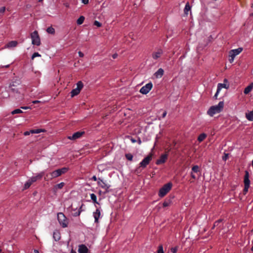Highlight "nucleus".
Masks as SVG:
<instances>
[{
  "label": "nucleus",
  "mask_w": 253,
  "mask_h": 253,
  "mask_svg": "<svg viewBox=\"0 0 253 253\" xmlns=\"http://www.w3.org/2000/svg\"><path fill=\"white\" fill-rule=\"evenodd\" d=\"M224 102L220 101L217 105L211 106L207 111V114L211 117L215 114L220 113L223 109Z\"/></svg>",
  "instance_id": "f257e3e1"
},
{
  "label": "nucleus",
  "mask_w": 253,
  "mask_h": 253,
  "mask_svg": "<svg viewBox=\"0 0 253 253\" xmlns=\"http://www.w3.org/2000/svg\"><path fill=\"white\" fill-rule=\"evenodd\" d=\"M172 183L169 182L165 184L159 190L158 195L160 197H164L171 189L172 187Z\"/></svg>",
  "instance_id": "f03ea898"
},
{
  "label": "nucleus",
  "mask_w": 253,
  "mask_h": 253,
  "mask_svg": "<svg viewBox=\"0 0 253 253\" xmlns=\"http://www.w3.org/2000/svg\"><path fill=\"white\" fill-rule=\"evenodd\" d=\"M68 168L64 167L61 169H59L55 170H54L52 172H50L49 174L50 176V178L52 179L54 178L60 176L61 174L65 173L68 171Z\"/></svg>",
  "instance_id": "7ed1b4c3"
},
{
  "label": "nucleus",
  "mask_w": 253,
  "mask_h": 253,
  "mask_svg": "<svg viewBox=\"0 0 253 253\" xmlns=\"http://www.w3.org/2000/svg\"><path fill=\"white\" fill-rule=\"evenodd\" d=\"M57 219L60 225L63 228L67 227L68 224V220L65 215L62 212H59L57 214Z\"/></svg>",
  "instance_id": "20e7f679"
},
{
  "label": "nucleus",
  "mask_w": 253,
  "mask_h": 253,
  "mask_svg": "<svg viewBox=\"0 0 253 253\" xmlns=\"http://www.w3.org/2000/svg\"><path fill=\"white\" fill-rule=\"evenodd\" d=\"M32 39V43L37 46H39L41 44V40L37 31H34L31 34Z\"/></svg>",
  "instance_id": "39448f33"
},
{
  "label": "nucleus",
  "mask_w": 253,
  "mask_h": 253,
  "mask_svg": "<svg viewBox=\"0 0 253 253\" xmlns=\"http://www.w3.org/2000/svg\"><path fill=\"white\" fill-rule=\"evenodd\" d=\"M83 84L81 81H79L77 83V87L75 89H73L71 91V97H74L76 95H77L80 92L81 90L83 87Z\"/></svg>",
  "instance_id": "423d86ee"
},
{
  "label": "nucleus",
  "mask_w": 253,
  "mask_h": 253,
  "mask_svg": "<svg viewBox=\"0 0 253 253\" xmlns=\"http://www.w3.org/2000/svg\"><path fill=\"white\" fill-rule=\"evenodd\" d=\"M153 84L152 82H149L143 86L140 89L139 92L142 94H147L152 88Z\"/></svg>",
  "instance_id": "0eeeda50"
},
{
  "label": "nucleus",
  "mask_w": 253,
  "mask_h": 253,
  "mask_svg": "<svg viewBox=\"0 0 253 253\" xmlns=\"http://www.w3.org/2000/svg\"><path fill=\"white\" fill-rule=\"evenodd\" d=\"M151 155H148L147 157L144 158L142 161L139 163L140 167L142 169H144L149 164L150 162L152 160Z\"/></svg>",
  "instance_id": "6e6552de"
},
{
  "label": "nucleus",
  "mask_w": 253,
  "mask_h": 253,
  "mask_svg": "<svg viewBox=\"0 0 253 253\" xmlns=\"http://www.w3.org/2000/svg\"><path fill=\"white\" fill-rule=\"evenodd\" d=\"M84 133L85 132L84 131H77L73 133L72 135L68 136L67 138L68 139L71 140H75L81 138L84 134Z\"/></svg>",
  "instance_id": "1a4fd4ad"
},
{
  "label": "nucleus",
  "mask_w": 253,
  "mask_h": 253,
  "mask_svg": "<svg viewBox=\"0 0 253 253\" xmlns=\"http://www.w3.org/2000/svg\"><path fill=\"white\" fill-rule=\"evenodd\" d=\"M97 184L103 189H104L107 192L108 191V189L110 187V185L107 184L100 178H98Z\"/></svg>",
  "instance_id": "9d476101"
},
{
  "label": "nucleus",
  "mask_w": 253,
  "mask_h": 253,
  "mask_svg": "<svg viewBox=\"0 0 253 253\" xmlns=\"http://www.w3.org/2000/svg\"><path fill=\"white\" fill-rule=\"evenodd\" d=\"M243 50V48L239 47L237 49H232L229 52V56L235 57L236 56L239 54Z\"/></svg>",
  "instance_id": "9b49d317"
},
{
  "label": "nucleus",
  "mask_w": 253,
  "mask_h": 253,
  "mask_svg": "<svg viewBox=\"0 0 253 253\" xmlns=\"http://www.w3.org/2000/svg\"><path fill=\"white\" fill-rule=\"evenodd\" d=\"M167 158H168L167 154H165L162 155L161 156L160 159L157 160L156 164L160 165L161 164L164 163L166 162V160L167 159Z\"/></svg>",
  "instance_id": "f8f14e48"
},
{
  "label": "nucleus",
  "mask_w": 253,
  "mask_h": 253,
  "mask_svg": "<svg viewBox=\"0 0 253 253\" xmlns=\"http://www.w3.org/2000/svg\"><path fill=\"white\" fill-rule=\"evenodd\" d=\"M244 186H249L250 185V180L249 179V173L248 171H245V175L244 179Z\"/></svg>",
  "instance_id": "ddd939ff"
},
{
  "label": "nucleus",
  "mask_w": 253,
  "mask_h": 253,
  "mask_svg": "<svg viewBox=\"0 0 253 253\" xmlns=\"http://www.w3.org/2000/svg\"><path fill=\"white\" fill-rule=\"evenodd\" d=\"M18 44V42L16 41H12L8 42L4 46L5 48H11L16 47Z\"/></svg>",
  "instance_id": "4468645a"
},
{
  "label": "nucleus",
  "mask_w": 253,
  "mask_h": 253,
  "mask_svg": "<svg viewBox=\"0 0 253 253\" xmlns=\"http://www.w3.org/2000/svg\"><path fill=\"white\" fill-rule=\"evenodd\" d=\"M163 51L162 49H159L157 51L154 52L152 54V57L154 59L156 60L159 58L163 54Z\"/></svg>",
  "instance_id": "2eb2a0df"
},
{
  "label": "nucleus",
  "mask_w": 253,
  "mask_h": 253,
  "mask_svg": "<svg viewBox=\"0 0 253 253\" xmlns=\"http://www.w3.org/2000/svg\"><path fill=\"white\" fill-rule=\"evenodd\" d=\"M88 250L84 245H80L79 246L78 252L79 253H87Z\"/></svg>",
  "instance_id": "dca6fc26"
},
{
  "label": "nucleus",
  "mask_w": 253,
  "mask_h": 253,
  "mask_svg": "<svg viewBox=\"0 0 253 253\" xmlns=\"http://www.w3.org/2000/svg\"><path fill=\"white\" fill-rule=\"evenodd\" d=\"M93 216L94 218V222L98 223V219L100 216V211L99 209H97L96 211L93 213Z\"/></svg>",
  "instance_id": "f3484780"
},
{
  "label": "nucleus",
  "mask_w": 253,
  "mask_h": 253,
  "mask_svg": "<svg viewBox=\"0 0 253 253\" xmlns=\"http://www.w3.org/2000/svg\"><path fill=\"white\" fill-rule=\"evenodd\" d=\"M164 73V70L160 68L154 73V76L157 79L161 78L163 76Z\"/></svg>",
  "instance_id": "a211bd4d"
},
{
  "label": "nucleus",
  "mask_w": 253,
  "mask_h": 253,
  "mask_svg": "<svg viewBox=\"0 0 253 253\" xmlns=\"http://www.w3.org/2000/svg\"><path fill=\"white\" fill-rule=\"evenodd\" d=\"M53 238L55 241H58L60 239V233L55 231L53 232Z\"/></svg>",
  "instance_id": "6ab92c4d"
},
{
  "label": "nucleus",
  "mask_w": 253,
  "mask_h": 253,
  "mask_svg": "<svg viewBox=\"0 0 253 253\" xmlns=\"http://www.w3.org/2000/svg\"><path fill=\"white\" fill-rule=\"evenodd\" d=\"M253 84L247 86L244 89V93L246 94H248L253 89Z\"/></svg>",
  "instance_id": "aec40b11"
},
{
  "label": "nucleus",
  "mask_w": 253,
  "mask_h": 253,
  "mask_svg": "<svg viewBox=\"0 0 253 253\" xmlns=\"http://www.w3.org/2000/svg\"><path fill=\"white\" fill-rule=\"evenodd\" d=\"M222 88H225L226 89H228L229 88V84H226L225 83H223V84L219 83V84H218L217 88L219 89V90H221V89Z\"/></svg>",
  "instance_id": "412c9836"
},
{
  "label": "nucleus",
  "mask_w": 253,
  "mask_h": 253,
  "mask_svg": "<svg viewBox=\"0 0 253 253\" xmlns=\"http://www.w3.org/2000/svg\"><path fill=\"white\" fill-rule=\"evenodd\" d=\"M44 174H45V171H42L39 173L36 174V175L35 176V177L36 178L37 180H40V179H42V178L44 175Z\"/></svg>",
  "instance_id": "4be33fe9"
},
{
  "label": "nucleus",
  "mask_w": 253,
  "mask_h": 253,
  "mask_svg": "<svg viewBox=\"0 0 253 253\" xmlns=\"http://www.w3.org/2000/svg\"><path fill=\"white\" fill-rule=\"evenodd\" d=\"M172 203V201L170 199H166L163 203L164 207H169Z\"/></svg>",
  "instance_id": "5701e85b"
},
{
  "label": "nucleus",
  "mask_w": 253,
  "mask_h": 253,
  "mask_svg": "<svg viewBox=\"0 0 253 253\" xmlns=\"http://www.w3.org/2000/svg\"><path fill=\"white\" fill-rule=\"evenodd\" d=\"M206 137H207L206 134H205V133H202L199 135V136L198 137V140L199 142H202L206 138Z\"/></svg>",
  "instance_id": "b1692460"
},
{
  "label": "nucleus",
  "mask_w": 253,
  "mask_h": 253,
  "mask_svg": "<svg viewBox=\"0 0 253 253\" xmlns=\"http://www.w3.org/2000/svg\"><path fill=\"white\" fill-rule=\"evenodd\" d=\"M190 9H191V6H190L189 2H188L186 3V4L185 6L184 9V11L185 14L187 15L188 11L189 10H190Z\"/></svg>",
  "instance_id": "393cba45"
},
{
  "label": "nucleus",
  "mask_w": 253,
  "mask_h": 253,
  "mask_svg": "<svg viewBox=\"0 0 253 253\" xmlns=\"http://www.w3.org/2000/svg\"><path fill=\"white\" fill-rule=\"evenodd\" d=\"M90 198L92 200L94 203L99 204V203L97 201V197L96 195L94 193H92L90 194Z\"/></svg>",
  "instance_id": "a878e982"
},
{
  "label": "nucleus",
  "mask_w": 253,
  "mask_h": 253,
  "mask_svg": "<svg viewBox=\"0 0 253 253\" xmlns=\"http://www.w3.org/2000/svg\"><path fill=\"white\" fill-rule=\"evenodd\" d=\"M84 20V17L81 16L77 20V23L78 25H81L83 23Z\"/></svg>",
  "instance_id": "bb28decb"
},
{
  "label": "nucleus",
  "mask_w": 253,
  "mask_h": 253,
  "mask_svg": "<svg viewBox=\"0 0 253 253\" xmlns=\"http://www.w3.org/2000/svg\"><path fill=\"white\" fill-rule=\"evenodd\" d=\"M199 171V167L198 165L194 166L192 168V172L197 173Z\"/></svg>",
  "instance_id": "cd10ccee"
},
{
  "label": "nucleus",
  "mask_w": 253,
  "mask_h": 253,
  "mask_svg": "<svg viewBox=\"0 0 253 253\" xmlns=\"http://www.w3.org/2000/svg\"><path fill=\"white\" fill-rule=\"evenodd\" d=\"M23 113V111L20 109H15V110H13L11 112V114L12 115H14V114H21V113Z\"/></svg>",
  "instance_id": "c85d7f7f"
},
{
  "label": "nucleus",
  "mask_w": 253,
  "mask_h": 253,
  "mask_svg": "<svg viewBox=\"0 0 253 253\" xmlns=\"http://www.w3.org/2000/svg\"><path fill=\"white\" fill-rule=\"evenodd\" d=\"M46 31L48 33L53 34L55 33V30L53 28L50 27L47 28Z\"/></svg>",
  "instance_id": "c756f323"
},
{
  "label": "nucleus",
  "mask_w": 253,
  "mask_h": 253,
  "mask_svg": "<svg viewBox=\"0 0 253 253\" xmlns=\"http://www.w3.org/2000/svg\"><path fill=\"white\" fill-rule=\"evenodd\" d=\"M32 184V183H31V182L28 179L24 184V189H28L31 185Z\"/></svg>",
  "instance_id": "7c9ffc66"
},
{
  "label": "nucleus",
  "mask_w": 253,
  "mask_h": 253,
  "mask_svg": "<svg viewBox=\"0 0 253 253\" xmlns=\"http://www.w3.org/2000/svg\"><path fill=\"white\" fill-rule=\"evenodd\" d=\"M126 158L129 161H132L133 159V155L130 153L126 154Z\"/></svg>",
  "instance_id": "2f4dec72"
},
{
  "label": "nucleus",
  "mask_w": 253,
  "mask_h": 253,
  "mask_svg": "<svg viewBox=\"0 0 253 253\" xmlns=\"http://www.w3.org/2000/svg\"><path fill=\"white\" fill-rule=\"evenodd\" d=\"M65 183L63 182H60V183L55 185V187L58 189H61L64 186Z\"/></svg>",
  "instance_id": "473e14b6"
},
{
  "label": "nucleus",
  "mask_w": 253,
  "mask_h": 253,
  "mask_svg": "<svg viewBox=\"0 0 253 253\" xmlns=\"http://www.w3.org/2000/svg\"><path fill=\"white\" fill-rule=\"evenodd\" d=\"M41 55L38 52H35L32 55L31 58L32 59H34L36 57H41Z\"/></svg>",
  "instance_id": "72a5a7b5"
},
{
  "label": "nucleus",
  "mask_w": 253,
  "mask_h": 253,
  "mask_svg": "<svg viewBox=\"0 0 253 253\" xmlns=\"http://www.w3.org/2000/svg\"><path fill=\"white\" fill-rule=\"evenodd\" d=\"M222 221V219H218L217 220V221H216L214 223V224H213V226L212 228V229H213L215 227L218 226V225L219 224V223H220Z\"/></svg>",
  "instance_id": "f704fd0d"
},
{
  "label": "nucleus",
  "mask_w": 253,
  "mask_h": 253,
  "mask_svg": "<svg viewBox=\"0 0 253 253\" xmlns=\"http://www.w3.org/2000/svg\"><path fill=\"white\" fill-rule=\"evenodd\" d=\"M157 253H164L162 245H160L159 246Z\"/></svg>",
  "instance_id": "c9c22d12"
},
{
  "label": "nucleus",
  "mask_w": 253,
  "mask_h": 253,
  "mask_svg": "<svg viewBox=\"0 0 253 253\" xmlns=\"http://www.w3.org/2000/svg\"><path fill=\"white\" fill-rule=\"evenodd\" d=\"M81 208H82V207H80V209L78 210V211L77 212H76L73 214V215L74 216H78L80 215L81 212L82 211L81 210Z\"/></svg>",
  "instance_id": "e433bc0d"
},
{
  "label": "nucleus",
  "mask_w": 253,
  "mask_h": 253,
  "mask_svg": "<svg viewBox=\"0 0 253 253\" xmlns=\"http://www.w3.org/2000/svg\"><path fill=\"white\" fill-rule=\"evenodd\" d=\"M45 130L44 129H35V133H39L40 132H44Z\"/></svg>",
  "instance_id": "4c0bfd02"
},
{
  "label": "nucleus",
  "mask_w": 253,
  "mask_h": 253,
  "mask_svg": "<svg viewBox=\"0 0 253 253\" xmlns=\"http://www.w3.org/2000/svg\"><path fill=\"white\" fill-rule=\"evenodd\" d=\"M220 91V90H219V89H218L217 88V90H216V92H215L214 95L213 96V98L214 99H216L217 98V96L219 93V92Z\"/></svg>",
  "instance_id": "58836bf2"
},
{
  "label": "nucleus",
  "mask_w": 253,
  "mask_h": 253,
  "mask_svg": "<svg viewBox=\"0 0 253 253\" xmlns=\"http://www.w3.org/2000/svg\"><path fill=\"white\" fill-rule=\"evenodd\" d=\"M29 180L32 183L33 182H35L37 181L36 178H35V176H33L31 177H30Z\"/></svg>",
  "instance_id": "ea45409f"
},
{
  "label": "nucleus",
  "mask_w": 253,
  "mask_h": 253,
  "mask_svg": "<svg viewBox=\"0 0 253 253\" xmlns=\"http://www.w3.org/2000/svg\"><path fill=\"white\" fill-rule=\"evenodd\" d=\"M94 25L100 27L101 26V24L99 21L95 20L94 22Z\"/></svg>",
  "instance_id": "a19ab883"
},
{
  "label": "nucleus",
  "mask_w": 253,
  "mask_h": 253,
  "mask_svg": "<svg viewBox=\"0 0 253 253\" xmlns=\"http://www.w3.org/2000/svg\"><path fill=\"white\" fill-rule=\"evenodd\" d=\"M228 153H224V155L222 157V160L224 161H226L228 158Z\"/></svg>",
  "instance_id": "79ce46f5"
},
{
  "label": "nucleus",
  "mask_w": 253,
  "mask_h": 253,
  "mask_svg": "<svg viewBox=\"0 0 253 253\" xmlns=\"http://www.w3.org/2000/svg\"><path fill=\"white\" fill-rule=\"evenodd\" d=\"M249 188V186H244V189L243 190V193L244 195L246 194V193L248 192Z\"/></svg>",
  "instance_id": "37998d69"
},
{
  "label": "nucleus",
  "mask_w": 253,
  "mask_h": 253,
  "mask_svg": "<svg viewBox=\"0 0 253 253\" xmlns=\"http://www.w3.org/2000/svg\"><path fill=\"white\" fill-rule=\"evenodd\" d=\"M141 167H140V166L138 168H137L135 169V172L137 173V174H138V173H140L141 172Z\"/></svg>",
  "instance_id": "c03bdc74"
},
{
  "label": "nucleus",
  "mask_w": 253,
  "mask_h": 253,
  "mask_svg": "<svg viewBox=\"0 0 253 253\" xmlns=\"http://www.w3.org/2000/svg\"><path fill=\"white\" fill-rule=\"evenodd\" d=\"M167 112L166 111H164L162 114V117L161 118H160L159 119V120H161V118H164L166 115H167Z\"/></svg>",
  "instance_id": "a18cd8bd"
},
{
  "label": "nucleus",
  "mask_w": 253,
  "mask_h": 253,
  "mask_svg": "<svg viewBox=\"0 0 253 253\" xmlns=\"http://www.w3.org/2000/svg\"><path fill=\"white\" fill-rule=\"evenodd\" d=\"M10 90L13 93H19L17 89L14 88H11Z\"/></svg>",
  "instance_id": "49530a36"
},
{
  "label": "nucleus",
  "mask_w": 253,
  "mask_h": 253,
  "mask_svg": "<svg viewBox=\"0 0 253 253\" xmlns=\"http://www.w3.org/2000/svg\"><path fill=\"white\" fill-rule=\"evenodd\" d=\"M229 61L230 63H232L233 62L235 57H234L233 56H229Z\"/></svg>",
  "instance_id": "de8ad7c7"
},
{
  "label": "nucleus",
  "mask_w": 253,
  "mask_h": 253,
  "mask_svg": "<svg viewBox=\"0 0 253 253\" xmlns=\"http://www.w3.org/2000/svg\"><path fill=\"white\" fill-rule=\"evenodd\" d=\"M171 252L172 253H176L177 252V248H172L171 249Z\"/></svg>",
  "instance_id": "09e8293b"
},
{
  "label": "nucleus",
  "mask_w": 253,
  "mask_h": 253,
  "mask_svg": "<svg viewBox=\"0 0 253 253\" xmlns=\"http://www.w3.org/2000/svg\"><path fill=\"white\" fill-rule=\"evenodd\" d=\"M5 10V7H1L0 8V13H3Z\"/></svg>",
  "instance_id": "8fccbe9b"
},
{
  "label": "nucleus",
  "mask_w": 253,
  "mask_h": 253,
  "mask_svg": "<svg viewBox=\"0 0 253 253\" xmlns=\"http://www.w3.org/2000/svg\"><path fill=\"white\" fill-rule=\"evenodd\" d=\"M82 2L84 4H86L88 3L89 0H81Z\"/></svg>",
  "instance_id": "3c124183"
},
{
  "label": "nucleus",
  "mask_w": 253,
  "mask_h": 253,
  "mask_svg": "<svg viewBox=\"0 0 253 253\" xmlns=\"http://www.w3.org/2000/svg\"><path fill=\"white\" fill-rule=\"evenodd\" d=\"M78 54H79V56L81 57H83L84 56V53L80 51L78 52Z\"/></svg>",
  "instance_id": "603ef678"
},
{
  "label": "nucleus",
  "mask_w": 253,
  "mask_h": 253,
  "mask_svg": "<svg viewBox=\"0 0 253 253\" xmlns=\"http://www.w3.org/2000/svg\"><path fill=\"white\" fill-rule=\"evenodd\" d=\"M30 131H26L24 132V134L25 136L29 135H30Z\"/></svg>",
  "instance_id": "864d4df0"
},
{
  "label": "nucleus",
  "mask_w": 253,
  "mask_h": 253,
  "mask_svg": "<svg viewBox=\"0 0 253 253\" xmlns=\"http://www.w3.org/2000/svg\"><path fill=\"white\" fill-rule=\"evenodd\" d=\"M91 180H92L93 181H96L98 180V179L97 178V177L95 175H93L91 178Z\"/></svg>",
  "instance_id": "5fc2aeb1"
},
{
  "label": "nucleus",
  "mask_w": 253,
  "mask_h": 253,
  "mask_svg": "<svg viewBox=\"0 0 253 253\" xmlns=\"http://www.w3.org/2000/svg\"><path fill=\"white\" fill-rule=\"evenodd\" d=\"M117 57H118V54L117 53H115V54H113V55H112V57H113V59H115Z\"/></svg>",
  "instance_id": "6e6d98bb"
},
{
  "label": "nucleus",
  "mask_w": 253,
  "mask_h": 253,
  "mask_svg": "<svg viewBox=\"0 0 253 253\" xmlns=\"http://www.w3.org/2000/svg\"><path fill=\"white\" fill-rule=\"evenodd\" d=\"M21 108L23 109H24V110H27V109H30L31 108L30 107H28V106H24V107H22Z\"/></svg>",
  "instance_id": "4d7b16f0"
},
{
  "label": "nucleus",
  "mask_w": 253,
  "mask_h": 253,
  "mask_svg": "<svg viewBox=\"0 0 253 253\" xmlns=\"http://www.w3.org/2000/svg\"><path fill=\"white\" fill-rule=\"evenodd\" d=\"M191 176L193 179H196V176L193 173V172H191Z\"/></svg>",
  "instance_id": "13d9d810"
},
{
  "label": "nucleus",
  "mask_w": 253,
  "mask_h": 253,
  "mask_svg": "<svg viewBox=\"0 0 253 253\" xmlns=\"http://www.w3.org/2000/svg\"><path fill=\"white\" fill-rule=\"evenodd\" d=\"M39 102H40V101H39V100H34V101H32V103L33 104H36V103H39Z\"/></svg>",
  "instance_id": "bf43d9fd"
},
{
  "label": "nucleus",
  "mask_w": 253,
  "mask_h": 253,
  "mask_svg": "<svg viewBox=\"0 0 253 253\" xmlns=\"http://www.w3.org/2000/svg\"><path fill=\"white\" fill-rule=\"evenodd\" d=\"M64 5L66 7H69V3H64Z\"/></svg>",
  "instance_id": "052dcab7"
},
{
  "label": "nucleus",
  "mask_w": 253,
  "mask_h": 253,
  "mask_svg": "<svg viewBox=\"0 0 253 253\" xmlns=\"http://www.w3.org/2000/svg\"><path fill=\"white\" fill-rule=\"evenodd\" d=\"M30 133H35V129L30 130Z\"/></svg>",
  "instance_id": "680f3d73"
},
{
  "label": "nucleus",
  "mask_w": 253,
  "mask_h": 253,
  "mask_svg": "<svg viewBox=\"0 0 253 253\" xmlns=\"http://www.w3.org/2000/svg\"><path fill=\"white\" fill-rule=\"evenodd\" d=\"M9 67V64L6 65L4 66H2V67H5V68H8Z\"/></svg>",
  "instance_id": "e2e57ef3"
},
{
  "label": "nucleus",
  "mask_w": 253,
  "mask_h": 253,
  "mask_svg": "<svg viewBox=\"0 0 253 253\" xmlns=\"http://www.w3.org/2000/svg\"><path fill=\"white\" fill-rule=\"evenodd\" d=\"M34 252V253H39V251L37 250H35Z\"/></svg>",
  "instance_id": "0e129e2a"
},
{
  "label": "nucleus",
  "mask_w": 253,
  "mask_h": 253,
  "mask_svg": "<svg viewBox=\"0 0 253 253\" xmlns=\"http://www.w3.org/2000/svg\"><path fill=\"white\" fill-rule=\"evenodd\" d=\"M138 142V143H139V144H141V139H140V138H139Z\"/></svg>",
  "instance_id": "69168bd1"
},
{
  "label": "nucleus",
  "mask_w": 253,
  "mask_h": 253,
  "mask_svg": "<svg viewBox=\"0 0 253 253\" xmlns=\"http://www.w3.org/2000/svg\"><path fill=\"white\" fill-rule=\"evenodd\" d=\"M227 82H228L227 80V79H225L224 80V83H227Z\"/></svg>",
  "instance_id": "338daca9"
},
{
  "label": "nucleus",
  "mask_w": 253,
  "mask_h": 253,
  "mask_svg": "<svg viewBox=\"0 0 253 253\" xmlns=\"http://www.w3.org/2000/svg\"><path fill=\"white\" fill-rule=\"evenodd\" d=\"M131 141L132 142H136V140L135 139H131Z\"/></svg>",
  "instance_id": "774afa93"
}]
</instances>
